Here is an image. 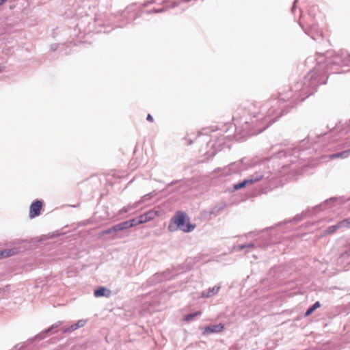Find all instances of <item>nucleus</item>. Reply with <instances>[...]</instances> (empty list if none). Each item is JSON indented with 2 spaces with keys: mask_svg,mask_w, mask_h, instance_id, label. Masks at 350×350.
I'll list each match as a JSON object with an SVG mask.
<instances>
[{
  "mask_svg": "<svg viewBox=\"0 0 350 350\" xmlns=\"http://www.w3.org/2000/svg\"><path fill=\"white\" fill-rule=\"evenodd\" d=\"M106 289L104 287H100L94 291V296L96 297L105 296Z\"/></svg>",
  "mask_w": 350,
  "mask_h": 350,
  "instance_id": "obj_14",
  "label": "nucleus"
},
{
  "mask_svg": "<svg viewBox=\"0 0 350 350\" xmlns=\"http://www.w3.org/2000/svg\"><path fill=\"white\" fill-rule=\"evenodd\" d=\"M321 306V304L319 301L315 302L310 308H309L306 312L305 315L309 316L316 309L319 308Z\"/></svg>",
  "mask_w": 350,
  "mask_h": 350,
  "instance_id": "obj_9",
  "label": "nucleus"
},
{
  "mask_svg": "<svg viewBox=\"0 0 350 350\" xmlns=\"http://www.w3.org/2000/svg\"><path fill=\"white\" fill-rule=\"evenodd\" d=\"M340 226L342 228H350V217L347 219H343L342 221H340Z\"/></svg>",
  "mask_w": 350,
  "mask_h": 350,
  "instance_id": "obj_15",
  "label": "nucleus"
},
{
  "mask_svg": "<svg viewBox=\"0 0 350 350\" xmlns=\"http://www.w3.org/2000/svg\"><path fill=\"white\" fill-rule=\"evenodd\" d=\"M224 325L221 324H218L212 326H208L204 328L203 332L204 334L215 333V332H220L224 329Z\"/></svg>",
  "mask_w": 350,
  "mask_h": 350,
  "instance_id": "obj_5",
  "label": "nucleus"
},
{
  "mask_svg": "<svg viewBox=\"0 0 350 350\" xmlns=\"http://www.w3.org/2000/svg\"><path fill=\"white\" fill-rule=\"evenodd\" d=\"M262 176H260L258 178H256L255 179L250 178V179L245 180L243 182L239 183L235 185L234 188L236 190L240 189L241 188H243L244 187H245L248 184H252V183H254L255 182L260 180L262 179Z\"/></svg>",
  "mask_w": 350,
  "mask_h": 350,
  "instance_id": "obj_4",
  "label": "nucleus"
},
{
  "mask_svg": "<svg viewBox=\"0 0 350 350\" xmlns=\"http://www.w3.org/2000/svg\"><path fill=\"white\" fill-rule=\"evenodd\" d=\"M43 206V202L42 200H37L33 202L29 207V216L31 219L35 218L39 216L41 213V210Z\"/></svg>",
  "mask_w": 350,
  "mask_h": 350,
  "instance_id": "obj_2",
  "label": "nucleus"
},
{
  "mask_svg": "<svg viewBox=\"0 0 350 350\" xmlns=\"http://www.w3.org/2000/svg\"><path fill=\"white\" fill-rule=\"evenodd\" d=\"M349 152L347 151H345V152H343L340 154H333L330 157L331 159H334V158H336V157H347V154H348Z\"/></svg>",
  "mask_w": 350,
  "mask_h": 350,
  "instance_id": "obj_16",
  "label": "nucleus"
},
{
  "mask_svg": "<svg viewBox=\"0 0 350 350\" xmlns=\"http://www.w3.org/2000/svg\"><path fill=\"white\" fill-rule=\"evenodd\" d=\"M8 0H0V5H3V3H5Z\"/></svg>",
  "mask_w": 350,
  "mask_h": 350,
  "instance_id": "obj_18",
  "label": "nucleus"
},
{
  "mask_svg": "<svg viewBox=\"0 0 350 350\" xmlns=\"http://www.w3.org/2000/svg\"><path fill=\"white\" fill-rule=\"evenodd\" d=\"M14 254L12 250H5L0 252V258L12 256Z\"/></svg>",
  "mask_w": 350,
  "mask_h": 350,
  "instance_id": "obj_12",
  "label": "nucleus"
},
{
  "mask_svg": "<svg viewBox=\"0 0 350 350\" xmlns=\"http://www.w3.org/2000/svg\"><path fill=\"white\" fill-rule=\"evenodd\" d=\"M124 230V228H123V226H122V223H120V224H118L113 226H112L111 228H108L105 230H103L100 234L101 235H105V234H111V233H114V232H118V231H121V230Z\"/></svg>",
  "mask_w": 350,
  "mask_h": 350,
  "instance_id": "obj_6",
  "label": "nucleus"
},
{
  "mask_svg": "<svg viewBox=\"0 0 350 350\" xmlns=\"http://www.w3.org/2000/svg\"><path fill=\"white\" fill-rule=\"evenodd\" d=\"M342 228L340 226V222H338L337 224L331 226L329 228H327L324 232L323 235L326 236L328 234H334L336 232V230L339 228Z\"/></svg>",
  "mask_w": 350,
  "mask_h": 350,
  "instance_id": "obj_8",
  "label": "nucleus"
},
{
  "mask_svg": "<svg viewBox=\"0 0 350 350\" xmlns=\"http://www.w3.org/2000/svg\"><path fill=\"white\" fill-rule=\"evenodd\" d=\"M201 314V312L200 311H198L196 312H194V313H191V314H187L186 316H185L184 317V321H191V320H193V319L198 315H200Z\"/></svg>",
  "mask_w": 350,
  "mask_h": 350,
  "instance_id": "obj_11",
  "label": "nucleus"
},
{
  "mask_svg": "<svg viewBox=\"0 0 350 350\" xmlns=\"http://www.w3.org/2000/svg\"><path fill=\"white\" fill-rule=\"evenodd\" d=\"M219 290V286H214L213 288H212L211 289H210L206 294H205L204 293H203L202 296L203 297H210L214 294H217L218 293Z\"/></svg>",
  "mask_w": 350,
  "mask_h": 350,
  "instance_id": "obj_10",
  "label": "nucleus"
},
{
  "mask_svg": "<svg viewBox=\"0 0 350 350\" xmlns=\"http://www.w3.org/2000/svg\"><path fill=\"white\" fill-rule=\"evenodd\" d=\"M159 215V212L154 210H150L144 214H142L139 217V222L141 224L153 220L156 217Z\"/></svg>",
  "mask_w": 350,
  "mask_h": 350,
  "instance_id": "obj_3",
  "label": "nucleus"
},
{
  "mask_svg": "<svg viewBox=\"0 0 350 350\" xmlns=\"http://www.w3.org/2000/svg\"><path fill=\"white\" fill-rule=\"evenodd\" d=\"M139 217L133 218L129 221H125L122 222L123 228L124 230L140 225L141 224L139 222Z\"/></svg>",
  "mask_w": 350,
  "mask_h": 350,
  "instance_id": "obj_7",
  "label": "nucleus"
},
{
  "mask_svg": "<svg viewBox=\"0 0 350 350\" xmlns=\"http://www.w3.org/2000/svg\"><path fill=\"white\" fill-rule=\"evenodd\" d=\"M178 228L184 232H190L196 228V225L190 223V219L185 212L178 211L171 219L168 230L174 232Z\"/></svg>",
  "mask_w": 350,
  "mask_h": 350,
  "instance_id": "obj_1",
  "label": "nucleus"
},
{
  "mask_svg": "<svg viewBox=\"0 0 350 350\" xmlns=\"http://www.w3.org/2000/svg\"><path fill=\"white\" fill-rule=\"evenodd\" d=\"M245 245H241V246H240V248H241V249H243V248H245Z\"/></svg>",
  "mask_w": 350,
  "mask_h": 350,
  "instance_id": "obj_19",
  "label": "nucleus"
},
{
  "mask_svg": "<svg viewBox=\"0 0 350 350\" xmlns=\"http://www.w3.org/2000/svg\"><path fill=\"white\" fill-rule=\"evenodd\" d=\"M85 324V321L84 320H80L77 323H76L75 324L71 325L70 327V330H75L79 327H81L83 326H84V325Z\"/></svg>",
  "mask_w": 350,
  "mask_h": 350,
  "instance_id": "obj_13",
  "label": "nucleus"
},
{
  "mask_svg": "<svg viewBox=\"0 0 350 350\" xmlns=\"http://www.w3.org/2000/svg\"><path fill=\"white\" fill-rule=\"evenodd\" d=\"M147 120H148V121H152V116H151V115H150V114H149V115H148Z\"/></svg>",
  "mask_w": 350,
  "mask_h": 350,
  "instance_id": "obj_17",
  "label": "nucleus"
}]
</instances>
